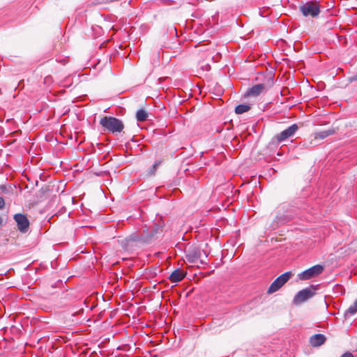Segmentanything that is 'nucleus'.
Listing matches in <instances>:
<instances>
[{"label": "nucleus", "instance_id": "nucleus-21", "mask_svg": "<svg viewBox=\"0 0 357 357\" xmlns=\"http://www.w3.org/2000/svg\"><path fill=\"white\" fill-rule=\"evenodd\" d=\"M349 82H354V81H356L357 80V74L351 77L349 79Z\"/></svg>", "mask_w": 357, "mask_h": 357}, {"label": "nucleus", "instance_id": "nucleus-17", "mask_svg": "<svg viewBox=\"0 0 357 357\" xmlns=\"http://www.w3.org/2000/svg\"><path fill=\"white\" fill-rule=\"evenodd\" d=\"M160 231H162V228H161L160 226H158V225H155V229H153V231H151V232L150 233V235H149V236H150V237L153 236V235H154L153 232H154V233H158V232H159Z\"/></svg>", "mask_w": 357, "mask_h": 357}, {"label": "nucleus", "instance_id": "nucleus-2", "mask_svg": "<svg viewBox=\"0 0 357 357\" xmlns=\"http://www.w3.org/2000/svg\"><path fill=\"white\" fill-rule=\"evenodd\" d=\"M100 124L107 130L112 133L121 132L123 128V123L112 116H104L100 121Z\"/></svg>", "mask_w": 357, "mask_h": 357}, {"label": "nucleus", "instance_id": "nucleus-11", "mask_svg": "<svg viewBox=\"0 0 357 357\" xmlns=\"http://www.w3.org/2000/svg\"><path fill=\"white\" fill-rule=\"evenodd\" d=\"M185 276V273L177 268L174 270L169 276V279L172 282H178L181 281Z\"/></svg>", "mask_w": 357, "mask_h": 357}, {"label": "nucleus", "instance_id": "nucleus-1", "mask_svg": "<svg viewBox=\"0 0 357 357\" xmlns=\"http://www.w3.org/2000/svg\"><path fill=\"white\" fill-rule=\"evenodd\" d=\"M185 258L189 263L196 264H204L206 259L208 256L207 253L202 250L199 247L195 245H190L185 248Z\"/></svg>", "mask_w": 357, "mask_h": 357}, {"label": "nucleus", "instance_id": "nucleus-10", "mask_svg": "<svg viewBox=\"0 0 357 357\" xmlns=\"http://www.w3.org/2000/svg\"><path fill=\"white\" fill-rule=\"evenodd\" d=\"M298 130L297 124L294 123L288 127L287 129L281 132L276 136V139L278 142L284 141L291 137H292L295 132Z\"/></svg>", "mask_w": 357, "mask_h": 357}, {"label": "nucleus", "instance_id": "nucleus-8", "mask_svg": "<svg viewBox=\"0 0 357 357\" xmlns=\"http://www.w3.org/2000/svg\"><path fill=\"white\" fill-rule=\"evenodd\" d=\"M13 219L16 222L17 229L21 233H26L28 231L30 222L26 215L16 213L14 215Z\"/></svg>", "mask_w": 357, "mask_h": 357}, {"label": "nucleus", "instance_id": "nucleus-5", "mask_svg": "<svg viewBox=\"0 0 357 357\" xmlns=\"http://www.w3.org/2000/svg\"><path fill=\"white\" fill-rule=\"evenodd\" d=\"M302 14L305 16L317 17L320 12L319 6L316 1H308L300 7Z\"/></svg>", "mask_w": 357, "mask_h": 357}, {"label": "nucleus", "instance_id": "nucleus-9", "mask_svg": "<svg viewBox=\"0 0 357 357\" xmlns=\"http://www.w3.org/2000/svg\"><path fill=\"white\" fill-rule=\"evenodd\" d=\"M335 133L334 129H329L327 130H323L320 132H317L312 135L309 139L307 146H313L317 145L316 141L317 139H324L326 137L332 135Z\"/></svg>", "mask_w": 357, "mask_h": 357}, {"label": "nucleus", "instance_id": "nucleus-18", "mask_svg": "<svg viewBox=\"0 0 357 357\" xmlns=\"http://www.w3.org/2000/svg\"><path fill=\"white\" fill-rule=\"evenodd\" d=\"M126 241L127 242H129V241H139V238L137 236H130L128 238H126Z\"/></svg>", "mask_w": 357, "mask_h": 357}, {"label": "nucleus", "instance_id": "nucleus-22", "mask_svg": "<svg viewBox=\"0 0 357 357\" xmlns=\"http://www.w3.org/2000/svg\"><path fill=\"white\" fill-rule=\"evenodd\" d=\"M2 222H3V219L0 216V225H2Z\"/></svg>", "mask_w": 357, "mask_h": 357}, {"label": "nucleus", "instance_id": "nucleus-7", "mask_svg": "<svg viewBox=\"0 0 357 357\" xmlns=\"http://www.w3.org/2000/svg\"><path fill=\"white\" fill-rule=\"evenodd\" d=\"M315 295V291L311 288H305L299 291L294 296L293 303L294 305H300Z\"/></svg>", "mask_w": 357, "mask_h": 357}, {"label": "nucleus", "instance_id": "nucleus-12", "mask_svg": "<svg viewBox=\"0 0 357 357\" xmlns=\"http://www.w3.org/2000/svg\"><path fill=\"white\" fill-rule=\"evenodd\" d=\"M326 341V337L322 334H315L310 337V343L312 347H319Z\"/></svg>", "mask_w": 357, "mask_h": 357}, {"label": "nucleus", "instance_id": "nucleus-16", "mask_svg": "<svg viewBox=\"0 0 357 357\" xmlns=\"http://www.w3.org/2000/svg\"><path fill=\"white\" fill-rule=\"evenodd\" d=\"M347 312L351 314H354L357 312V299L354 301V303L352 305H350Z\"/></svg>", "mask_w": 357, "mask_h": 357}, {"label": "nucleus", "instance_id": "nucleus-3", "mask_svg": "<svg viewBox=\"0 0 357 357\" xmlns=\"http://www.w3.org/2000/svg\"><path fill=\"white\" fill-rule=\"evenodd\" d=\"M273 85V76L271 74L267 75L266 81L263 83L254 85L250 88L245 93L246 97L257 96L259 94L266 91Z\"/></svg>", "mask_w": 357, "mask_h": 357}, {"label": "nucleus", "instance_id": "nucleus-14", "mask_svg": "<svg viewBox=\"0 0 357 357\" xmlns=\"http://www.w3.org/2000/svg\"><path fill=\"white\" fill-rule=\"evenodd\" d=\"M149 114L145 108H140L136 112V119L139 122H144L148 120Z\"/></svg>", "mask_w": 357, "mask_h": 357}, {"label": "nucleus", "instance_id": "nucleus-20", "mask_svg": "<svg viewBox=\"0 0 357 357\" xmlns=\"http://www.w3.org/2000/svg\"><path fill=\"white\" fill-rule=\"evenodd\" d=\"M340 357H354V356L350 352H346L344 354H342Z\"/></svg>", "mask_w": 357, "mask_h": 357}, {"label": "nucleus", "instance_id": "nucleus-13", "mask_svg": "<svg viewBox=\"0 0 357 357\" xmlns=\"http://www.w3.org/2000/svg\"><path fill=\"white\" fill-rule=\"evenodd\" d=\"M163 162V160H156L154 164L150 167L144 174H143V176L145 178H149V177H151L152 176H154L155 172H156V170L158 167L159 165H160Z\"/></svg>", "mask_w": 357, "mask_h": 357}, {"label": "nucleus", "instance_id": "nucleus-4", "mask_svg": "<svg viewBox=\"0 0 357 357\" xmlns=\"http://www.w3.org/2000/svg\"><path fill=\"white\" fill-rule=\"evenodd\" d=\"M290 271L285 272L278 276L270 285L267 290L268 294H271L279 290L291 277Z\"/></svg>", "mask_w": 357, "mask_h": 357}, {"label": "nucleus", "instance_id": "nucleus-15", "mask_svg": "<svg viewBox=\"0 0 357 357\" xmlns=\"http://www.w3.org/2000/svg\"><path fill=\"white\" fill-rule=\"evenodd\" d=\"M250 106L246 104H241L235 107V112L237 114H242L250 109Z\"/></svg>", "mask_w": 357, "mask_h": 357}, {"label": "nucleus", "instance_id": "nucleus-19", "mask_svg": "<svg viewBox=\"0 0 357 357\" xmlns=\"http://www.w3.org/2000/svg\"><path fill=\"white\" fill-rule=\"evenodd\" d=\"M5 206V202L3 197H0V209L3 208Z\"/></svg>", "mask_w": 357, "mask_h": 357}, {"label": "nucleus", "instance_id": "nucleus-6", "mask_svg": "<svg viewBox=\"0 0 357 357\" xmlns=\"http://www.w3.org/2000/svg\"><path fill=\"white\" fill-rule=\"evenodd\" d=\"M323 266L317 264L298 273V277L301 280H307L319 275L323 272Z\"/></svg>", "mask_w": 357, "mask_h": 357}]
</instances>
